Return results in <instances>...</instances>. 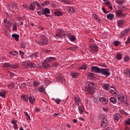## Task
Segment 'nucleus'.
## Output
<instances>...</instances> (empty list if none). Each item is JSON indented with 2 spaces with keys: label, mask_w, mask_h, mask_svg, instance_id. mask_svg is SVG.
I'll return each mask as SVG.
<instances>
[{
  "label": "nucleus",
  "mask_w": 130,
  "mask_h": 130,
  "mask_svg": "<svg viewBox=\"0 0 130 130\" xmlns=\"http://www.w3.org/2000/svg\"><path fill=\"white\" fill-rule=\"evenodd\" d=\"M117 100H118V104H121L122 103V102L124 101V96H123V94H119L117 96Z\"/></svg>",
  "instance_id": "9d476101"
},
{
  "label": "nucleus",
  "mask_w": 130,
  "mask_h": 130,
  "mask_svg": "<svg viewBox=\"0 0 130 130\" xmlns=\"http://www.w3.org/2000/svg\"><path fill=\"white\" fill-rule=\"evenodd\" d=\"M52 66H53V67L55 68V67H57V66H58V64L57 62H55V63H53Z\"/></svg>",
  "instance_id": "774afa93"
},
{
  "label": "nucleus",
  "mask_w": 130,
  "mask_h": 130,
  "mask_svg": "<svg viewBox=\"0 0 130 130\" xmlns=\"http://www.w3.org/2000/svg\"><path fill=\"white\" fill-rule=\"evenodd\" d=\"M37 14H38V15L39 16H41V15H44L43 11H42V9L40 11H38Z\"/></svg>",
  "instance_id": "5fc2aeb1"
},
{
  "label": "nucleus",
  "mask_w": 130,
  "mask_h": 130,
  "mask_svg": "<svg viewBox=\"0 0 130 130\" xmlns=\"http://www.w3.org/2000/svg\"><path fill=\"white\" fill-rule=\"evenodd\" d=\"M42 67L44 68L45 69H48L49 67H50V64H49V62L46 60V59H45L42 64Z\"/></svg>",
  "instance_id": "9b49d317"
},
{
  "label": "nucleus",
  "mask_w": 130,
  "mask_h": 130,
  "mask_svg": "<svg viewBox=\"0 0 130 130\" xmlns=\"http://www.w3.org/2000/svg\"><path fill=\"white\" fill-rule=\"evenodd\" d=\"M28 66L30 69H32L33 68H34V67H35L36 66V64L34 63H28Z\"/></svg>",
  "instance_id": "49530a36"
},
{
  "label": "nucleus",
  "mask_w": 130,
  "mask_h": 130,
  "mask_svg": "<svg viewBox=\"0 0 130 130\" xmlns=\"http://www.w3.org/2000/svg\"><path fill=\"white\" fill-rule=\"evenodd\" d=\"M89 78H90V79H92V78L94 77V74H93L92 73H89Z\"/></svg>",
  "instance_id": "bf43d9fd"
},
{
  "label": "nucleus",
  "mask_w": 130,
  "mask_h": 130,
  "mask_svg": "<svg viewBox=\"0 0 130 130\" xmlns=\"http://www.w3.org/2000/svg\"><path fill=\"white\" fill-rule=\"evenodd\" d=\"M80 70H87V64H84L80 68Z\"/></svg>",
  "instance_id": "de8ad7c7"
},
{
  "label": "nucleus",
  "mask_w": 130,
  "mask_h": 130,
  "mask_svg": "<svg viewBox=\"0 0 130 130\" xmlns=\"http://www.w3.org/2000/svg\"><path fill=\"white\" fill-rule=\"evenodd\" d=\"M50 4V3L49 1H46L43 4H41L40 5H41L42 8V7H43V6H48V5H49Z\"/></svg>",
  "instance_id": "ea45409f"
},
{
  "label": "nucleus",
  "mask_w": 130,
  "mask_h": 130,
  "mask_svg": "<svg viewBox=\"0 0 130 130\" xmlns=\"http://www.w3.org/2000/svg\"><path fill=\"white\" fill-rule=\"evenodd\" d=\"M114 17V15L112 13H110L107 15L108 20H112Z\"/></svg>",
  "instance_id": "cd10ccee"
},
{
  "label": "nucleus",
  "mask_w": 130,
  "mask_h": 130,
  "mask_svg": "<svg viewBox=\"0 0 130 130\" xmlns=\"http://www.w3.org/2000/svg\"><path fill=\"white\" fill-rule=\"evenodd\" d=\"M116 3L118 5H122L123 4V0H116Z\"/></svg>",
  "instance_id": "a18cd8bd"
},
{
  "label": "nucleus",
  "mask_w": 130,
  "mask_h": 130,
  "mask_svg": "<svg viewBox=\"0 0 130 130\" xmlns=\"http://www.w3.org/2000/svg\"><path fill=\"white\" fill-rule=\"evenodd\" d=\"M33 84H34V85L35 87H38V86H39V85H40V82H34Z\"/></svg>",
  "instance_id": "603ef678"
},
{
  "label": "nucleus",
  "mask_w": 130,
  "mask_h": 130,
  "mask_svg": "<svg viewBox=\"0 0 130 130\" xmlns=\"http://www.w3.org/2000/svg\"><path fill=\"white\" fill-rule=\"evenodd\" d=\"M35 6H37L39 8H41V5L39 4L37 2H35L30 4L28 7V10L30 11H35V9L36 8Z\"/></svg>",
  "instance_id": "20e7f679"
},
{
  "label": "nucleus",
  "mask_w": 130,
  "mask_h": 130,
  "mask_svg": "<svg viewBox=\"0 0 130 130\" xmlns=\"http://www.w3.org/2000/svg\"><path fill=\"white\" fill-rule=\"evenodd\" d=\"M105 5L107 7H108L110 10H112V5H111V3H110V2H106Z\"/></svg>",
  "instance_id": "c9c22d12"
},
{
  "label": "nucleus",
  "mask_w": 130,
  "mask_h": 130,
  "mask_svg": "<svg viewBox=\"0 0 130 130\" xmlns=\"http://www.w3.org/2000/svg\"><path fill=\"white\" fill-rule=\"evenodd\" d=\"M85 89L90 95L94 94L95 92V83L93 82H87L85 84Z\"/></svg>",
  "instance_id": "f257e3e1"
},
{
  "label": "nucleus",
  "mask_w": 130,
  "mask_h": 130,
  "mask_svg": "<svg viewBox=\"0 0 130 130\" xmlns=\"http://www.w3.org/2000/svg\"><path fill=\"white\" fill-rule=\"evenodd\" d=\"M111 94L115 96V97H116V96H117V92L116 91V90H115L114 92H112Z\"/></svg>",
  "instance_id": "4d7b16f0"
},
{
  "label": "nucleus",
  "mask_w": 130,
  "mask_h": 130,
  "mask_svg": "<svg viewBox=\"0 0 130 130\" xmlns=\"http://www.w3.org/2000/svg\"><path fill=\"white\" fill-rule=\"evenodd\" d=\"M110 101H111L113 104H115L116 102H117V100L114 97H111L110 98Z\"/></svg>",
  "instance_id": "bb28decb"
},
{
  "label": "nucleus",
  "mask_w": 130,
  "mask_h": 130,
  "mask_svg": "<svg viewBox=\"0 0 130 130\" xmlns=\"http://www.w3.org/2000/svg\"><path fill=\"white\" fill-rule=\"evenodd\" d=\"M67 10L69 14H74L75 13V8L73 7H68Z\"/></svg>",
  "instance_id": "6ab92c4d"
},
{
  "label": "nucleus",
  "mask_w": 130,
  "mask_h": 130,
  "mask_svg": "<svg viewBox=\"0 0 130 130\" xmlns=\"http://www.w3.org/2000/svg\"><path fill=\"white\" fill-rule=\"evenodd\" d=\"M124 32H125V33H126V34L127 35V33H128V32H129V28H126L124 30Z\"/></svg>",
  "instance_id": "680f3d73"
},
{
  "label": "nucleus",
  "mask_w": 130,
  "mask_h": 130,
  "mask_svg": "<svg viewBox=\"0 0 130 130\" xmlns=\"http://www.w3.org/2000/svg\"><path fill=\"white\" fill-rule=\"evenodd\" d=\"M114 44L115 46H118V45L119 44V42H118V41L114 42Z\"/></svg>",
  "instance_id": "e2e57ef3"
},
{
  "label": "nucleus",
  "mask_w": 130,
  "mask_h": 130,
  "mask_svg": "<svg viewBox=\"0 0 130 130\" xmlns=\"http://www.w3.org/2000/svg\"><path fill=\"white\" fill-rule=\"evenodd\" d=\"M70 39L71 41H75L76 40V37L74 36H70Z\"/></svg>",
  "instance_id": "09e8293b"
},
{
  "label": "nucleus",
  "mask_w": 130,
  "mask_h": 130,
  "mask_svg": "<svg viewBox=\"0 0 130 130\" xmlns=\"http://www.w3.org/2000/svg\"><path fill=\"white\" fill-rule=\"evenodd\" d=\"M118 27H123V21L120 20L117 22Z\"/></svg>",
  "instance_id": "f704fd0d"
},
{
  "label": "nucleus",
  "mask_w": 130,
  "mask_h": 130,
  "mask_svg": "<svg viewBox=\"0 0 130 130\" xmlns=\"http://www.w3.org/2000/svg\"><path fill=\"white\" fill-rule=\"evenodd\" d=\"M9 89V90H12V89H13L14 88V87H15V84H14V83H11L10 84H9L8 86Z\"/></svg>",
  "instance_id": "72a5a7b5"
},
{
  "label": "nucleus",
  "mask_w": 130,
  "mask_h": 130,
  "mask_svg": "<svg viewBox=\"0 0 130 130\" xmlns=\"http://www.w3.org/2000/svg\"><path fill=\"white\" fill-rule=\"evenodd\" d=\"M125 35H127L125 33V31H122L120 34V37H124V36H125Z\"/></svg>",
  "instance_id": "3c124183"
},
{
  "label": "nucleus",
  "mask_w": 130,
  "mask_h": 130,
  "mask_svg": "<svg viewBox=\"0 0 130 130\" xmlns=\"http://www.w3.org/2000/svg\"><path fill=\"white\" fill-rule=\"evenodd\" d=\"M0 96L1 97H3V98H5L6 97V95L4 94V93H3L2 92H0Z\"/></svg>",
  "instance_id": "0e129e2a"
},
{
  "label": "nucleus",
  "mask_w": 130,
  "mask_h": 130,
  "mask_svg": "<svg viewBox=\"0 0 130 130\" xmlns=\"http://www.w3.org/2000/svg\"><path fill=\"white\" fill-rule=\"evenodd\" d=\"M110 86H109V84H105L103 85V87L105 89V90H107L108 91L109 90L110 88Z\"/></svg>",
  "instance_id": "2f4dec72"
},
{
  "label": "nucleus",
  "mask_w": 130,
  "mask_h": 130,
  "mask_svg": "<svg viewBox=\"0 0 130 130\" xmlns=\"http://www.w3.org/2000/svg\"><path fill=\"white\" fill-rule=\"evenodd\" d=\"M39 38L40 40H47V38H46V36H45V35H40Z\"/></svg>",
  "instance_id": "473e14b6"
},
{
  "label": "nucleus",
  "mask_w": 130,
  "mask_h": 130,
  "mask_svg": "<svg viewBox=\"0 0 130 130\" xmlns=\"http://www.w3.org/2000/svg\"><path fill=\"white\" fill-rule=\"evenodd\" d=\"M121 113H122V114H124L125 115H128V114H127V113L126 112H125L124 111H120Z\"/></svg>",
  "instance_id": "13d9d810"
},
{
  "label": "nucleus",
  "mask_w": 130,
  "mask_h": 130,
  "mask_svg": "<svg viewBox=\"0 0 130 130\" xmlns=\"http://www.w3.org/2000/svg\"><path fill=\"white\" fill-rule=\"evenodd\" d=\"M46 60L49 63L53 62V61H56V58L53 57H49L46 58Z\"/></svg>",
  "instance_id": "4468645a"
},
{
  "label": "nucleus",
  "mask_w": 130,
  "mask_h": 130,
  "mask_svg": "<svg viewBox=\"0 0 130 130\" xmlns=\"http://www.w3.org/2000/svg\"><path fill=\"white\" fill-rule=\"evenodd\" d=\"M110 93H112L113 92H114V91H115V88L112 86L110 87V88H109V90H108Z\"/></svg>",
  "instance_id": "a19ab883"
},
{
  "label": "nucleus",
  "mask_w": 130,
  "mask_h": 130,
  "mask_svg": "<svg viewBox=\"0 0 130 130\" xmlns=\"http://www.w3.org/2000/svg\"><path fill=\"white\" fill-rule=\"evenodd\" d=\"M29 57L30 58H32V59H33V58L34 59H36V58H37V57H39V53L36 52L34 53L33 54L30 55L29 56Z\"/></svg>",
  "instance_id": "f8f14e48"
},
{
  "label": "nucleus",
  "mask_w": 130,
  "mask_h": 130,
  "mask_svg": "<svg viewBox=\"0 0 130 130\" xmlns=\"http://www.w3.org/2000/svg\"><path fill=\"white\" fill-rule=\"evenodd\" d=\"M43 14L46 15L47 14H50V10L48 8H43L42 9Z\"/></svg>",
  "instance_id": "aec40b11"
},
{
  "label": "nucleus",
  "mask_w": 130,
  "mask_h": 130,
  "mask_svg": "<svg viewBox=\"0 0 130 130\" xmlns=\"http://www.w3.org/2000/svg\"><path fill=\"white\" fill-rule=\"evenodd\" d=\"M9 54H11V55H12V56H16V55H18V54H19V53L17 51H13L10 52Z\"/></svg>",
  "instance_id": "7c9ffc66"
},
{
  "label": "nucleus",
  "mask_w": 130,
  "mask_h": 130,
  "mask_svg": "<svg viewBox=\"0 0 130 130\" xmlns=\"http://www.w3.org/2000/svg\"><path fill=\"white\" fill-rule=\"evenodd\" d=\"M101 68L96 66H92L91 68V72L92 73H95V74H100Z\"/></svg>",
  "instance_id": "423d86ee"
},
{
  "label": "nucleus",
  "mask_w": 130,
  "mask_h": 130,
  "mask_svg": "<svg viewBox=\"0 0 130 130\" xmlns=\"http://www.w3.org/2000/svg\"><path fill=\"white\" fill-rule=\"evenodd\" d=\"M18 27V23H14L13 24V31H17V28Z\"/></svg>",
  "instance_id": "e433bc0d"
},
{
  "label": "nucleus",
  "mask_w": 130,
  "mask_h": 130,
  "mask_svg": "<svg viewBox=\"0 0 130 130\" xmlns=\"http://www.w3.org/2000/svg\"><path fill=\"white\" fill-rule=\"evenodd\" d=\"M124 74L126 77H130V70L126 69L124 71Z\"/></svg>",
  "instance_id": "393cba45"
},
{
  "label": "nucleus",
  "mask_w": 130,
  "mask_h": 130,
  "mask_svg": "<svg viewBox=\"0 0 130 130\" xmlns=\"http://www.w3.org/2000/svg\"><path fill=\"white\" fill-rule=\"evenodd\" d=\"M99 101L102 102L103 104H107V103H108V100L105 98H100Z\"/></svg>",
  "instance_id": "a211bd4d"
},
{
  "label": "nucleus",
  "mask_w": 130,
  "mask_h": 130,
  "mask_svg": "<svg viewBox=\"0 0 130 130\" xmlns=\"http://www.w3.org/2000/svg\"><path fill=\"white\" fill-rule=\"evenodd\" d=\"M38 90L41 92V93H43V92H44V91L45 90V89L44 88V86H40L38 88Z\"/></svg>",
  "instance_id": "c85d7f7f"
},
{
  "label": "nucleus",
  "mask_w": 130,
  "mask_h": 130,
  "mask_svg": "<svg viewBox=\"0 0 130 130\" xmlns=\"http://www.w3.org/2000/svg\"><path fill=\"white\" fill-rule=\"evenodd\" d=\"M130 59L129 56L128 55H126L124 56L123 58L124 61H125L126 62L128 61Z\"/></svg>",
  "instance_id": "4c0bfd02"
},
{
  "label": "nucleus",
  "mask_w": 130,
  "mask_h": 130,
  "mask_svg": "<svg viewBox=\"0 0 130 130\" xmlns=\"http://www.w3.org/2000/svg\"><path fill=\"white\" fill-rule=\"evenodd\" d=\"M21 98L24 102H28V100L29 99V98H28V95H27V94H22L21 96Z\"/></svg>",
  "instance_id": "f3484780"
},
{
  "label": "nucleus",
  "mask_w": 130,
  "mask_h": 130,
  "mask_svg": "<svg viewBox=\"0 0 130 130\" xmlns=\"http://www.w3.org/2000/svg\"><path fill=\"white\" fill-rule=\"evenodd\" d=\"M114 120L117 122V121H118V120H119L120 118V115L119 114H115L114 115Z\"/></svg>",
  "instance_id": "5701e85b"
},
{
  "label": "nucleus",
  "mask_w": 130,
  "mask_h": 130,
  "mask_svg": "<svg viewBox=\"0 0 130 130\" xmlns=\"http://www.w3.org/2000/svg\"><path fill=\"white\" fill-rule=\"evenodd\" d=\"M80 76V73L76 72H72L71 73V76L75 79Z\"/></svg>",
  "instance_id": "dca6fc26"
},
{
  "label": "nucleus",
  "mask_w": 130,
  "mask_h": 130,
  "mask_svg": "<svg viewBox=\"0 0 130 130\" xmlns=\"http://www.w3.org/2000/svg\"><path fill=\"white\" fill-rule=\"evenodd\" d=\"M102 10L105 14H107V11H106V9H105L104 7H102Z\"/></svg>",
  "instance_id": "69168bd1"
},
{
  "label": "nucleus",
  "mask_w": 130,
  "mask_h": 130,
  "mask_svg": "<svg viewBox=\"0 0 130 130\" xmlns=\"http://www.w3.org/2000/svg\"><path fill=\"white\" fill-rule=\"evenodd\" d=\"M24 113L25 116H27V117L28 118L29 120H30V115H29V114H28V112H24Z\"/></svg>",
  "instance_id": "6e6d98bb"
},
{
  "label": "nucleus",
  "mask_w": 130,
  "mask_h": 130,
  "mask_svg": "<svg viewBox=\"0 0 130 130\" xmlns=\"http://www.w3.org/2000/svg\"><path fill=\"white\" fill-rule=\"evenodd\" d=\"M54 101H55V103H56L57 104H59V103H60V101H61V100L59 99H54Z\"/></svg>",
  "instance_id": "8fccbe9b"
},
{
  "label": "nucleus",
  "mask_w": 130,
  "mask_h": 130,
  "mask_svg": "<svg viewBox=\"0 0 130 130\" xmlns=\"http://www.w3.org/2000/svg\"><path fill=\"white\" fill-rule=\"evenodd\" d=\"M47 43H48V40H40V41H39V44H40V45H41L42 46H44L45 45H47Z\"/></svg>",
  "instance_id": "ddd939ff"
},
{
  "label": "nucleus",
  "mask_w": 130,
  "mask_h": 130,
  "mask_svg": "<svg viewBox=\"0 0 130 130\" xmlns=\"http://www.w3.org/2000/svg\"><path fill=\"white\" fill-rule=\"evenodd\" d=\"M122 12H123V9H122L117 10L116 12V16L119 17V18H124L125 17V15L122 14Z\"/></svg>",
  "instance_id": "0eeeda50"
},
{
  "label": "nucleus",
  "mask_w": 130,
  "mask_h": 130,
  "mask_svg": "<svg viewBox=\"0 0 130 130\" xmlns=\"http://www.w3.org/2000/svg\"><path fill=\"white\" fill-rule=\"evenodd\" d=\"M22 7H23V8H24V9H28V5H27L26 4H23Z\"/></svg>",
  "instance_id": "338daca9"
},
{
  "label": "nucleus",
  "mask_w": 130,
  "mask_h": 130,
  "mask_svg": "<svg viewBox=\"0 0 130 130\" xmlns=\"http://www.w3.org/2000/svg\"><path fill=\"white\" fill-rule=\"evenodd\" d=\"M124 123L126 125L128 124V125H130V118L126 119L124 121Z\"/></svg>",
  "instance_id": "c03bdc74"
},
{
  "label": "nucleus",
  "mask_w": 130,
  "mask_h": 130,
  "mask_svg": "<svg viewBox=\"0 0 130 130\" xmlns=\"http://www.w3.org/2000/svg\"><path fill=\"white\" fill-rule=\"evenodd\" d=\"M125 44H128L130 43V37H128L127 40L125 42Z\"/></svg>",
  "instance_id": "052dcab7"
},
{
  "label": "nucleus",
  "mask_w": 130,
  "mask_h": 130,
  "mask_svg": "<svg viewBox=\"0 0 130 130\" xmlns=\"http://www.w3.org/2000/svg\"><path fill=\"white\" fill-rule=\"evenodd\" d=\"M55 15L57 16V17H59L60 16H61V15H62V13L59 11H56L55 12Z\"/></svg>",
  "instance_id": "37998d69"
},
{
  "label": "nucleus",
  "mask_w": 130,
  "mask_h": 130,
  "mask_svg": "<svg viewBox=\"0 0 130 130\" xmlns=\"http://www.w3.org/2000/svg\"><path fill=\"white\" fill-rule=\"evenodd\" d=\"M19 54L21 56V58H22V59L24 58V55H25V52H24L21 50H19Z\"/></svg>",
  "instance_id": "79ce46f5"
},
{
  "label": "nucleus",
  "mask_w": 130,
  "mask_h": 130,
  "mask_svg": "<svg viewBox=\"0 0 130 130\" xmlns=\"http://www.w3.org/2000/svg\"><path fill=\"white\" fill-rule=\"evenodd\" d=\"M11 123L13 125L14 129H18V124H17V120H11Z\"/></svg>",
  "instance_id": "412c9836"
},
{
  "label": "nucleus",
  "mask_w": 130,
  "mask_h": 130,
  "mask_svg": "<svg viewBox=\"0 0 130 130\" xmlns=\"http://www.w3.org/2000/svg\"><path fill=\"white\" fill-rule=\"evenodd\" d=\"M12 37L15 39V41H19L20 36L17 34H13L12 35Z\"/></svg>",
  "instance_id": "b1692460"
},
{
  "label": "nucleus",
  "mask_w": 130,
  "mask_h": 130,
  "mask_svg": "<svg viewBox=\"0 0 130 130\" xmlns=\"http://www.w3.org/2000/svg\"><path fill=\"white\" fill-rule=\"evenodd\" d=\"M89 47L90 50V52H97L98 51V46L97 45L93 44V45H89Z\"/></svg>",
  "instance_id": "39448f33"
},
{
  "label": "nucleus",
  "mask_w": 130,
  "mask_h": 130,
  "mask_svg": "<svg viewBox=\"0 0 130 130\" xmlns=\"http://www.w3.org/2000/svg\"><path fill=\"white\" fill-rule=\"evenodd\" d=\"M75 100L76 102V105L78 106V107L80 106H82V102H81V99L79 96L76 95L75 96Z\"/></svg>",
  "instance_id": "1a4fd4ad"
},
{
  "label": "nucleus",
  "mask_w": 130,
  "mask_h": 130,
  "mask_svg": "<svg viewBox=\"0 0 130 130\" xmlns=\"http://www.w3.org/2000/svg\"><path fill=\"white\" fill-rule=\"evenodd\" d=\"M25 43H23V42L20 43V45L21 48H23L24 49V48H26V46H25Z\"/></svg>",
  "instance_id": "864d4df0"
},
{
  "label": "nucleus",
  "mask_w": 130,
  "mask_h": 130,
  "mask_svg": "<svg viewBox=\"0 0 130 130\" xmlns=\"http://www.w3.org/2000/svg\"><path fill=\"white\" fill-rule=\"evenodd\" d=\"M54 37L56 39H62V38L66 37V31L62 29H58Z\"/></svg>",
  "instance_id": "f03ea898"
},
{
  "label": "nucleus",
  "mask_w": 130,
  "mask_h": 130,
  "mask_svg": "<svg viewBox=\"0 0 130 130\" xmlns=\"http://www.w3.org/2000/svg\"><path fill=\"white\" fill-rule=\"evenodd\" d=\"M28 100L30 104H33V103H34V102L36 101V99L35 98V96H34V95H30L28 97Z\"/></svg>",
  "instance_id": "2eb2a0df"
},
{
  "label": "nucleus",
  "mask_w": 130,
  "mask_h": 130,
  "mask_svg": "<svg viewBox=\"0 0 130 130\" xmlns=\"http://www.w3.org/2000/svg\"><path fill=\"white\" fill-rule=\"evenodd\" d=\"M2 64L3 68H5L6 69H9V68H11V63H10L9 62H6L3 63Z\"/></svg>",
  "instance_id": "a878e982"
},
{
  "label": "nucleus",
  "mask_w": 130,
  "mask_h": 130,
  "mask_svg": "<svg viewBox=\"0 0 130 130\" xmlns=\"http://www.w3.org/2000/svg\"><path fill=\"white\" fill-rule=\"evenodd\" d=\"M108 125V121H107V119L105 118H103L102 119V123H101V126L103 128H105V127Z\"/></svg>",
  "instance_id": "6e6552de"
},
{
  "label": "nucleus",
  "mask_w": 130,
  "mask_h": 130,
  "mask_svg": "<svg viewBox=\"0 0 130 130\" xmlns=\"http://www.w3.org/2000/svg\"><path fill=\"white\" fill-rule=\"evenodd\" d=\"M122 57V55H121L120 53H117V54H116V58H117V59H118V60H120Z\"/></svg>",
  "instance_id": "c756f323"
},
{
  "label": "nucleus",
  "mask_w": 130,
  "mask_h": 130,
  "mask_svg": "<svg viewBox=\"0 0 130 130\" xmlns=\"http://www.w3.org/2000/svg\"><path fill=\"white\" fill-rule=\"evenodd\" d=\"M100 74L102 76H103V77L107 78V77H109V76H110V70L108 69L101 68Z\"/></svg>",
  "instance_id": "7ed1b4c3"
},
{
  "label": "nucleus",
  "mask_w": 130,
  "mask_h": 130,
  "mask_svg": "<svg viewBox=\"0 0 130 130\" xmlns=\"http://www.w3.org/2000/svg\"><path fill=\"white\" fill-rule=\"evenodd\" d=\"M10 68H11V69H14V70H15L16 69H17V68H18V64L16 63L11 64Z\"/></svg>",
  "instance_id": "58836bf2"
},
{
  "label": "nucleus",
  "mask_w": 130,
  "mask_h": 130,
  "mask_svg": "<svg viewBox=\"0 0 130 130\" xmlns=\"http://www.w3.org/2000/svg\"><path fill=\"white\" fill-rule=\"evenodd\" d=\"M78 110L79 111L80 114H83L85 110V108H84V106H80L78 107Z\"/></svg>",
  "instance_id": "4be33fe9"
}]
</instances>
